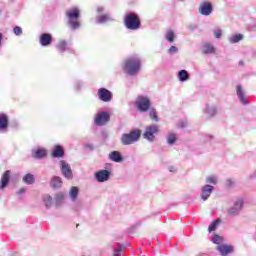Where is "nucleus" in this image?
Segmentation results:
<instances>
[{"instance_id":"1","label":"nucleus","mask_w":256,"mask_h":256,"mask_svg":"<svg viewBox=\"0 0 256 256\" xmlns=\"http://www.w3.org/2000/svg\"><path fill=\"white\" fill-rule=\"evenodd\" d=\"M122 69L129 77H135L141 71V56L135 54L126 58L122 64Z\"/></svg>"},{"instance_id":"2","label":"nucleus","mask_w":256,"mask_h":256,"mask_svg":"<svg viewBox=\"0 0 256 256\" xmlns=\"http://www.w3.org/2000/svg\"><path fill=\"white\" fill-rule=\"evenodd\" d=\"M81 17V12L78 8H70L66 11L67 25L71 31H77L81 29V22L79 18Z\"/></svg>"},{"instance_id":"3","label":"nucleus","mask_w":256,"mask_h":256,"mask_svg":"<svg viewBox=\"0 0 256 256\" xmlns=\"http://www.w3.org/2000/svg\"><path fill=\"white\" fill-rule=\"evenodd\" d=\"M124 25L130 31H137L141 29V20L137 14L129 13L124 17Z\"/></svg>"},{"instance_id":"4","label":"nucleus","mask_w":256,"mask_h":256,"mask_svg":"<svg viewBox=\"0 0 256 256\" xmlns=\"http://www.w3.org/2000/svg\"><path fill=\"white\" fill-rule=\"evenodd\" d=\"M134 105L140 113H147L151 109V98L147 95H138Z\"/></svg>"},{"instance_id":"5","label":"nucleus","mask_w":256,"mask_h":256,"mask_svg":"<svg viewBox=\"0 0 256 256\" xmlns=\"http://www.w3.org/2000/svg\"><path fill=\"white\" fill-rule=\"evenodd\" d=\"M141 137L140 130H133L130 133L123 134L120 138L122 145H133V143H137Z\"/></svg>"},{"instance_id":"6","label":"nucleus","mask_w":256,"mask_h":256,"mask_svg":"<svg viewBox=\"0 0 256 256\" xmlns=\"http://www.w3.org/2000/svg\"><path fill=\"white\" fill-rule=\"evenodd\" d=\"M156 135H159V126H157L155 124H151L145 128L143 137L150 143H153V141H155Z\"/></svg>"},{"instance_id":"7","label":"nucleus","mask_w":256,"mask_h":256,"mask_svg":"<svg viewBox=\"0 0 256 256\" xmlns=\"http://www.w3.org/2000/svg\"><path fill=\"white\" fill-rule=\"evenodd\" d=\"M241 211H243V199L238 198L234 204L227 209L228 215L231 217H237Z\"/></svg>"},{"instance_id":"8","label":"nucleus","mask_w":256,"mask_h":256,"mask_svg":"<svg viewBox=\"0 0 256 256\" xmlns=\"http://www.w3.org/2000/svg\"><path fill=\"white\" fill-rule=\"evenodd\" d=\"M59 167L63 177L68 179V181H71V179H73V170L71 169V165H69L65 160H60Z\"/></svg>"},{"instance_id":"9","label":"nucleus","mask_w":256,"mask_h":256,"mask_svg":"<svg viewBox=\"0 0 256 256\" xmlns=\"http://www.w3.org/2000/svg\"><path fill=\"white\" fill-rule=\"evenodd\" d=\"M98 99L103 103H111L113 101V92L107 88L98 89Z\"/></svg>"},{"instance_id":"10","label":"nucleus","mask_w":256,"mask_h":256,"mask_svg":"<svg viewBox=\"0 0 256 256\" xmlns=\"http://www.w3.org/2000/svg\"><path fill=\"white\" fill-rule=\"evenodd\" d=\"M110 119H111V116L109 115V112L101 111L96 114L94 123L95 125L102 127V125L109 123Z\"/></svg>"},{"instance_id":"11","label":"nucleus","mask_w":256,"mask_h":256,"mask_svg":"<svg viewBox=\"0 0 256 256\" xmlns=\"http://www.w3.org/2000/svg\"><path fill=\"white\" fill-rule=\"evenodd\" d=\"M216 251L219 253L220 256H229L235 253V247H233V245L224 243L222 245L216 246Z\"/></svg>"},{"instance_id":"12","label":"nucleus","mask_w":256,"mask_h":256,"mask_svg":"<svg viewBox=\"0 0 256 256\" xmlns=\"http://www.w3.org/2000/svg\"><path fill=\"white\" fill-rule=\"evenodd\" d=\"M198 13L204 17H209L213 13V4L207 1L202 2L198 8Z\"/></svg>"},{"instance_id":"13","label":"nucleus","mask_w":256,"mask_h":256,"mask_svg":"<svg viewBox=\"0 0 256 256\" xmlns=\"http://www.w3.org/2000/svg\"><path fill=\"white\" fill-rule=\"evenodd\" d=\"M94 177L98 183H105L111 178V172L109 170H99L95 172Z\"/></svg>"},{"instance_id":"14","label":"nucleus","mask_w":256,"mask_h":256,"mask_svg":"<svg viewBox=\"0 0 256 256\" xmlns=\"http://www.w3.org/2000/svg\"><path fill=\"white\" fill-rule=\"evenodd\" d=\"M55 47L59 55H64L66 51H69V42L65 39H60L56 43Z\"/></svg>"},{"instance_id":"15","label":"nucleus","mask_w":256,"mask_h":256,"mask_svg":"<svg viewBox=\"0 0 256 256\" xmlns=\"http://www.w3.org/2000/svg\"><path fill=\"white\" fill-rule=\"evenodd\" d=\"M213 189H215V187H213L212 185H209V184L202 186L201 200L207 201V199H209L211 197V193H213Z\"/></svg>"},{"instance_id":"16","label":"nucleus","mask_w":256,"mask_h":256,"mask_svg":"<svg viewBox=\"0 0 256 256\" xmlns=\"http://www.w3.org/2000/svg\"><path fill=\"white\" fill-rule=\"evenodd\" d=\"M39 43L41 47H49L53 43V36L50 33L40 35Z\"/></svg>"},{"instance_id":"17","label":"nucleus","mask_w":256,"mask_h":256,"mask_svg":"<svg viewBox=\"0 0 256 256\" xmlns=\"http://www.w3.org/2000/svg\"><path fill=\"white\" fill-rule=\"evenodd\" d=\"M236 95L241 103V105H249V101H247V96H245V90H243V86H236Z\"/></svg>"},{"instance_id":"18","label":"nucleus","mask_w":256,"mask_h":256,"mask_svg":"<svg viewBox=\"0 0 256 256\" xmlns=\"http://www.w3.org/2000/svg\"><path fill=\"white\" fill-rule=\"evenodd\" d=\"M9 129V114L0 112V131Z\"/></svg>"},{"instance_id":"19","label":"nucleus","mask_w":256,"mask_h":256,"mask_svg":"<svg viewBox=\"0 0 256 256\" xmlns=\"http://www.w3.org/2000/svg\"><path fill=\"white\" fill-rule=\"evenodd\" d=\"M31 155L33 159H44V157H47V150L45 148H34Z\"/></svg>"},{"instance_id":"20","label":"nucleus","mask_w":256,"mask_h":256,"mask_svg":"<svg viewBox=\"0 0 256 256\" xmlns=\"http://www.w3.org/2000/svg\"><path fill=\"white\" fill-rule=\"evenodd\" d=\"M9 181H11V171L7 170L1 177L0 189H5L9 185Z\"/></svg>"},{"instance_id":"21","label":"nucleus","mask_w":256,"mask_h":256,"mask_svg":"<svg viewBox=\"0 0 256 256\" xmlns=\"http://www.w3.org/2000/svg\"><path fill=\"white\" fill-rule=\"evenodd\" d=\"M52 157L54 159H61V157H65V150L61 145L54 146V149L52 151Z\"/></svg>"},{"instance_id":"22","label":"nucleus","mask_w":256,"mask_h":256,"mask_svg":"<svg viewBox=\"0 0 256 256\" xmlns=\"http://www.w3.org/2000/svg\"><path fill=\"white\" fill-rule=\"evenodd\" d=\"M109 159L114 163H121L123 161V155L119 151H112L109 153Z\"/></svg>"},{"instance_id":"23","label":"nucleus","mask_w":256,"mask_h":256,"mask_svg":"<svg viewBox=\"0 0 256 256\" xmlns=\"http://www.w3.org/2000/svg\"><path fill=\"white\" fill-rule=\"evenodd\" d=\"M204 112L208 117H215L217 115V106L215 104H207Z\"/></svg>"},{"instance_id":"24","label":"nucleus","mask_w":256,"mask_h":256,"mask_svg":"<svg viewBox=\"0 0 256 256\" xmlns=\"http://www.w3.org/2000/svg\"><path fill=\"white\" fill-rule=\"evenodd\" d=\"M108 21H114L113 17L109 14H103L96 18V23L98 25H103L105 23H108Z\"/></svg>"},{"instance_id":"25","label":"nucleus","mask_w":256,"mask_h":256,"mask_svg":"<svg viewBox=\"0 0 256 256\" xmlns=\"http://www.w3.org/2000/svg\"><path fill=\"white\" fill-rule=\"evenodd\" d=\"M51 187L53 189H60V187H63V179L59 176H54L50 182Z\"/></svg>"},{"instance_id":"26","label":"nucleus","mask_w":256,"mask_h":256,"mask_svg":"<svg viewBox=\"0 0 256 256\" xmlns=\"http://www.w3.org/2000/svg\"><path fill=\"white\" fill-rule=\"evenodd\" d=\"M177 77L178 81H180L181 83H185L186 81H189L190 75L187 70L183 69L178 72Z\"/></svg>"},{"instance_id":"27","label":"nucleus","mask_w":256,"mask_h":256,"mask_svg":"<svg viewBox=\"0 0 256 256\" xmlns=\"http://www.w3.org/2000/svg\"><path fill=\"white\" fill-rule=\"evenodd\" d=\"M202 53L205 55H211L215 53V47L211 43H206L202 46Z\"/></svg>"},{"instance_id":"28","label":"nucleus","mask_w":256,"mask_h":256,"mask_svg":"<svg viewBox=\"0 0 256 256\" xmlns=\"http://www.w3.org/2000/svg\"><path fill=\"white\" fill-rule=\"evenodd\" d=\"M69 196L71 201H77V197H79V188H77V186H72L69 191Z\"/></svg>"},{"instance_id":"29","label":"nucleus","mask_w":256,"mask_h":256,"mask_svg":"<svg viewBox=\"0 0 256 256\" xmlns=\"http://www.w3.org/2000/svg\"><path fill=\"white\" fill-rule=\"evenodd\" d=\"M42 199L46 209H51V206L53 205V197L49 194H45Z\"/></svg>"},{"instance_id":"30","label":"nucleus","mask_w":256,"mask_h":256,"mask_svg":"<svg viewBox=\"0 0 256 256\" xmlns=\"http://www.w3.org/2000/svg\"><path fill=\"white\" fill-rule=\"evenodd\" d=\"M22 181L23 183H26V185H33V183H35V176L31 173H28L23 176Z\"/></svg>"},{"instance_id":"31","label":"nucleus","mask_w":256,"mask_h":256,"mask_svg":"<svg viewBox=\"0 0 256 256\" xmlns=\"http://www.w3.org/2000/svg\"><path fill=\"white\" fill-rule=\"evenodd\" d=\"M243 41V34H234L229 38V43L235 44Z\"/></svg>"},{"instance_id":"32","label":"nucleus","mask_w":256,"mask_h":256,"mask_svg":"<svg viewBox=\"0 0 256 256\" xmlns=\"http://www.w3.org/2000/svg\"><path fill=\"white\" fill-rule=\"evenodd\" d=\"M149 117L152 119L155 123H159V116H157V110L155 108L149 109Z\"/></svg>"},{"instance_id":"33","label":"nucleus","mask_w":256,"mask_h":256,"mask_svg":"<svg viewBox=\"0 0 256 256\" xmlns=\"http://www.w3.org/2000/svg\"><path fill=\"white\" fill-rule=\"evenodd\" d=\"M65 199V194H63V192H59L55 195V204L57 207H59V205H62L63 200Z\"/></svg>"},{"instance_id":"34","label":"nucleus","mask_w":256,"mask_h":256,"mask_svg":"<svg viewBox=\"0 0 256 256\" xmlns=\"http://www.w3.org/2000/svg\"><path fill=\"white\" fill-rule=\"evenodd\" d=\"M211 241H212V243H214V245H217V247H218V245H223L224 244L223 243V241H224L223 237L219 236L217 234L212 236Z\"/></svg>"},{"instance_id":"35","label":"nucleus","mask_w":256,"mask_h":256,"mask_svg":"<svg viewBox=\"0 0 256 256\" xmlns=\"http://www.w3.org/2000/svg\"><path fill=\"white\" fill-rule=\"evenodd\" d=\"M165 39L168 43H173V41H175V32H173V30H168L165 34Z\"/></svg>"},{"instance_id":"36","label":"nucleus","mask_w":256,"mask_h":256,"mask_svg":"<svg viewBox=\"0 0 256 256\" xmlns=\"http://www.w3.org/2000/svg\"><path fill=\"white\" fill-rule=\"evenodd\" d=\"M166 141H167L168 145H175V143L177 141V136L173 133H168Z\"/></svg>"},{"instance_id":"37","label":"nucleus","mask_w":256,"mask_h":256,"mask_svg":"<svg viewBox=\"0 0 256 256\" xmlns=\"http://www.w3.org/2000/svg\"><path fill=\"white\" fill-rule=\"evenodd\" d=\"M217 181H219V179L215 175H209L206 177V183L208 185H217Z\"/></svg>"},{"instance_id":"38","label":"nucleus","mask_w":256,"mask_h":256,"mask_svg":"<svg viewBox=\"0 0 256 256\" xmlns=\"http://www.w3.org/2000/svg\"><path fill=\"white\" fill-rule=\"evenodd\" d=\"M13 33L14 35H16V37H21V35H23V28H21L20 26H15L13 28Z\"/></svg>"},{"instance_id":"39","label":"nucleus","mask_w":256,"mask_h":256,"mask_svg":"<svg viewBox=\"0 0 256 256\" xmlns=\"http://www.w3.org/2000/svg\"><path fill=\"white\" fill-rule=\"evenodd\" d=\"M213 33L215 39H221V37L223 36V30H221V28H215Z\"/></svg>"},{"instance_id":"40","label":"nucleus","mask_w":256,"mask_h":256,"mask_svg":"<svg viewBox=\"0 0 256 256\" xmlns=\"http://www.w3.org/2000/svg\"><path fill=\"white\" fill-rule=\"evenodd\" d=\"M27 191V188L22 187L20 188L17 192L16 195L18 197V199H23V195H25V192Z\"/></svg>"},{"instance_id":"41","label":"nucleus","mask_w":256,"mask_h":256,"mask_svg":"<svg viewBox=\"0 0 256 256\" xmlns=\"http://www.w3.org/2000/svg\"><path fill=\"white\" fill-rule=\"evenodd\" d=\"M217 225H219V222L217 220H214L208 227L209 233L215 231V229H217Z\"/></svg>"},{"instance_id":"42","label":"nucleus","mask_w":256,"mask_h":256,"mask_svg":"<svg viewBox=\"0 0 256 256\" xmlns=\"http://www.w3.org/2000/svg\"><path fill=\"white\" fill-rule=\"evenodd\" d=\"M179 53V49L176 47V46H171L169 49H168V54L169 55H175Z\"/></svg>"},{"instance_id":"43","label":"nucleus","mask_w":256,"mask_h":256,"mask_svg":"<svg viewBox=\"0 0 256 256\" xmlns=\"http://www.w3.org/2000/svg\"><path fill=\"white\" fill-rule=\"evenodd\" d=\"M83 87V82H81V81H76L75 83H74V89H75V91H81V88Z\"/></svg>"},{"instance_id":"44","label":"nucleus","mask_w":256,"mask_h":256,"mask_svg":"<svg viewBox=\"0 0 256 256\" xmlns=\"http://www.w3.org/2000/svg\"><path fill=\"white\" fill-rule=\"evenodd\" d=\"M121 253H123V246L114 249V256H121Z\"/></svg>"},{"instance_id":"45","label":"nucleus","mask_w":256,"mask_h":256,"mask_svg":"<svg viewBox=\"0 0 256 256\" xmlns=\"http://www.w3.org/2000/svg\"><path fill=\"white\" fill-rule=\"evenodd\" d=\"M96 11L99 13V15H101V13H105V7L97 6Z\"/></svg>"},{"instance_id":"46","label":"nucleus","mask_w":256,"mask_h":256,"mask_svg":"<svg viewBox=\"0 0 256 256\" xmlns=\"http://www.w3.org/2000/svg\"><path fill=\"white\" fill-rule=\"evenodd\" d=\"M226 185L227 187H233V182L231 181V179L226 180Z\"/></svg>"},{"instance_id":"47","label":"nucleus","mask_w":256,"mask_h":256,"mask_svg":"<svg viewBox=\"0 0 256 256\" xmlns=\"http://www.w3.org/2000/svg\"><path fill=\"white\" fill-rule=\"evenodd\" d=\"M250 179H256V171L250 174Z\"/></svg>"},{"instance_id":"48","label":"nucleus","mask_w":256,"mask_h":256,"mask_svg":"<svg viewBox=\"0 0 256 256\" xmlns=\"http://www.w3.org/2000/svg\"><path fill=\"white\" fill-rule=\"evenodd\" d=\"M3 41V33L0 32V47H1V42Z\"/></svg>"},{"instance_id":"49","label":"nucleus","mask_w":256,"mask_h":256,"mask_svg":"<svg viewBox=\"0 0 256 256\" xmlns=\"http://www.w3.org/2000/svg\"><path fill=\"white\" fill-rule=\"evenodd\" d=\"M174 169H175V168H174L173 166H170V167H169V171H170V172H173Z\"/></svg>"},{"instance_id":"50","label":"nucleus","mask_w":256,"mask_h":256,"mask_svg":"<svg viewBox=\"0 0 256 256\" xmlns=\"http://www.w3.org/2000/svg\"><path fill=\"white\" fill-rule=\"evenodd\" d=\"M214 143H217V139L214 138Z\"/></svg>"},{"instance_id":"51","label":"nucleus","mask_w":256,"mask_h":256,"mask_svg":"<svg viewBox=\"0 0 256 256\" xmlns=\"http://www.w3.org/2000/svg\"><path fill=\"white\" fill-rule=\"evenodd\" d=\"M206 139H211V136H208Z\"/></svg>"}]
</instances>
